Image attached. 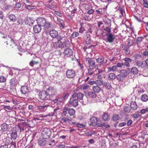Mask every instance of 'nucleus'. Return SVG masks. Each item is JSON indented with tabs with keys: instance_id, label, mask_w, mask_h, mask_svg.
I'll return each instance as SVG.
<instances>
[{
	"instance_id": "obj_1",
	"label": "nucleus",
	"mask_w": 148,
	"mask_h": 148,
	"mask_svg": "<svg viewBox=\"0 0 148 148\" xmlns=\"http://www.w3.org/2000/svg\"><path fill=\"white\" fill-rule=\"evenodd\" d=\"M37 24L41 27H44V29L47 30L51 27L50 22L47 21L46 19L43 17H39L36 19Z\"/></svg>"
},
{
	"instance_id": "obj_2",
	"label": "nucleus",
	"mask_w": 148,
	"mask_h": 148,
	"mask_svg": "<svg viewBox=\"0 0 148 148\" xmlns=\"http://www.w3.org/2000/svg\"><path fill=\"white\" fill-rule=\"evenodd\" d=\"M51 131L49 128L45 127L42 129V136L46 138H49L51 135Z\"/></svg>"
},
{
	"instance_id": "obj_3",
	"label": "nucleus",
	"mask_w": 148,
	"mask_h": 148,
	"mask_svg": "<svg viewBox=\"0 0 148 148\" xmlns=\"http://www.w3.org/2000/svg\"><path fill=\"white\" fill-rule=\"evenodd\" d=\"M84 96V94L82 93L75 92L73 94L71 97L79 101L83 99Z\"/></svg>"
},
{
	"instance_id": "obj_4",
	"label": "nucleus",
	"mask_w": 148,
	"mask_h": 148,
	"mask_svg": "<svg viewBox=\"0 0 148 148\" xmlns=\"http://www.w3.org/2000/svg\"><path fill=\"white\" fill-rule=\"evenodd\" d=\"M47 93L49 96H53L56 94V90L53 87H50L48 88L46 91Z\"/></svg>"
},
{
	"instance_id": "obj_5",
	"label": "nucleus",
	"mask_w": 148,
	"mask_h": 148,
	"mask_svg": "<svg viewBox=\"0 0 148 148\" xmlns=\"http://www.w3.org/2000/svg\"><path fill=\"white\" fill-rule=\"evenodd\" d=\"M75 71L73 69H68L66 71V76L67 78H73L75 76Z\"/></svg>"
},
{
	"instance_id": "obj_6",
	"label": "nucleus",
	"mask_w": 148,
	"mask_h": 148,
	"mask_svg": "<svg viewBox=\"0 0 148 148\" xmlns=\"http://www.w3.org/2000/svg\"><path fill=\"white\" fill-rule=\"evenodd\" d=\"M78 100L71 97L68 103L69 105H71L74 107H76L78 105Z\"/></svg>"
},
{
	"instance_id": "obj_7",
	"label": "nucleus",
	"mask_w": 148,
	"mask_h": 148,
	"mask_svg": "<svg viewBox=\"0 0 148 148\" xmlns=\"http://www.w3.org/2000/svg\"><path fill=\"white\" fill-rule=\"evenodd\" d=\"M86 61L87 63L89 64V68L94 69V68L95 66V61L90 58H87Z\"/></svg>"
},
{
	"instance_id": "obj_8",
	"label": "nucleus",
	"mask_w": 148,
	"mask_h": 148,
	"mask_svg": "<svg viewBox=\"0 0 148 148\" xmlns=\"http://www.w3.org/2000/svg\"><path fill=\"white\" fill-rule=\"evenodd\" d=\"M21 92L22 94L26 96L29 92V89L28 87L26 86H23L21 89Z\"/></svg>"
},
{
	"instance_id": "obj_9",
	"label": "nucleus",
	"mask_w": 148,
	"mask_h": 148,
	"mask_svg": "<svg viewBox=\"0 0 148 148\" xmlns=\"http://www.w3.org/2000/svg\"><path fill=\"white\" fill-rule=\"evenodd\" d=\"M70 44L68 40H65V41L60 44L59 47L61 48H64L65 47L69 48L70 47Z\"/></svg>"
},
{
	"instance_id": "obj_10",
	"label": "nucleus",
	"mask_w": 148,
	"mask_h": 148,
	"mask_svg": "<svg viewBox=\"0 0 148 148\" xmlns=\"http://www.w3.org/2000/svg\"><path fill=\"white\" fill-rule=\"evenodd\" d=\"M8 129V125L5 123H3L0 126V132L2 134L7 131Z\"/></svg>"
},
{
	"instance_id": "obj_11",
	"label": "nucleus",
	"mask_w": 148,
	"mask_h": 148,
	"mask_svg": "<svg viewBox=\"0 0 148 148\" xmlns=\"http://www.w3.org/2000/svg\"><path fill=\"white\" fill-rule=\"evenodd\" d=\"M39 97L42 100H46L49 98V96L46 91L42 92L39 96Z\"/></svg>"
},
{
	"instance_id": "obj_12",
	"label": "nucleus",
	"mask_w": 148,
	"mask_h": 148,
	"mask_svg": "<svg viewBox=\"0 0 148 148\" xmlns=\"http://www.w3.org/2000/svg\"><path fill=\"white\" fill-rule=\"evenodd\" d=\"M49 35L52 38H55L58 36V33L55 29H52L50 31Z\"/></svg>"
},
{
	"instance_id": "obj_13",
	"label": "nucleus",
	"mask_w": 148,
	"mask_h": 148,
	"mask_svg": "<svg viewBox=\"0 0 148 148\" xmlns=\"http://www.w3.org/2000/svg\"><path fill=\"white\" fill-rule=\"evenodd\" d=\"M63 53L64 56L66 57H69L72 55L73 51L71 49L68 48L64 50Z\"/></svg>"
},
{
	"instance_id": "obj_14",
	"label": "nucleus",
	"mask_w": 148,
	"mask_h": 148,
	"mask_svg": "<svg viewBox=\"0 0 148 148\" xmlns=\"http://www.w3.org/2000/svg\"><path fill=\"white\" fill-rule=\"evenodd\" d=\"M41 26L37 24L34 26L33 27V31L35 33H38L40 32L41 29Z\"/></svg>"
},
{
	"instance_id": "obj_15",
	"label": "nucleus",
	"mask_w": 148,
	"mask_h": 148,
	"mask_svg": "<svg viewBox=\"0 0 148 148\" xmlns=\"http://www.w3.org/2000/svg\"><path fill=\"white\" fill-rule=\"evenodd\" d=\"M38 145L41 146L45 145L47 143L46 138L44 137L40 138L38 140Z\"/></svg>"
},
{
	"instance_id": "obj_16",
	"label": "nucleus",
	"mask_w": 148,
	"mask_h": 148,
	"mask_svg": "<svg viewBox=\"0 0 148 148\" xmlns=\"http://www.w3.org/2000/svg\"><path fill=\"white\" fill-rule=\"evenodd\" d=\"M24 21L25 24L29 25H30L31 24H33L34 22V21L29 17H27Z\"/></svg>"
},
{
	"instance_id": "obj_17",
	"label": "nucleus",
	"mask_w": 148,
	"mask_h": 148,
	"mask_svg": "<svg viewBox=\"0 0 148 148\" xmlns=\"http://www.w3.org/2000/svg\"><path fill=\"white\" fill-rule=\"evenodd\" d=\"M29 125V124H28L27 123L24 122L20 123L19 124L18 126L20 129V130L23 131L24 130L25 128V126H27L29 127V126L28 125Z\"/></svg>"
},
{
	"instance_id": "obj_18",
	"label": "nucleus",
	"mask_w": 148,
	"mask_h": 148,
	"mask_svg": "<svg viewBox=\"0 0 148 148\" xmlns=\"http://www.w3.org/2000/svg\"><path fill=\"white\" fill-rule=\"evenodd\" d=\"M107 39L110 42H112L113 41L115 38V36L114 35L112 34H109L108 35H107Z\"/></svg>"
},
{
	"instance_id": "obj_19",
	"label": "nucleus",
	"mask_w": 148,
	"mask_h": 148,
	"mask_svg": "<svg viewBox=\"0 0 148 148\" xmlns=\"http://www.w3.org/2000/svg\"><path fill=\"white\" fill-rule=\"evenodd\" d=\"M116 78V75L115 74L113 73H110L108 75L107 79L109 81H112Z\"/></svg>"
},
{
	"instance_id": "obj_20",
	"label": "nucleus",
	"mask_w": 148,
	"mask_h": 148,
	"mask_svg": "<svg viewBox=\"0 0 148 148\" xmlns=\"http://www.w3.org/2000/svg\"><path fill=\"white\" fill-rule=\"evenodd\" d=\"M105 58L104 57L101 56L98 58H97L96 62L98 63H101V64H103L106 63V62H104Z\"/></svg>"
},
{
	"instance_id": "obj_21",
	"label": "nucleus",
	"mask_w": 148,
	"mask_h": 148,
	"mask_svg": "<svg viewBox=\"0 0 148 148\" xmlns=\"http://www.w3.org/2000/svg\"><path fill=\"white\" fill-rule=\"evenodd\" d=\"M125 61V62L123 64H124L126 67H129L130 66V62L132 61V60L130 58H126L124 59Z\"/></svg>"
},
{
	"instance_id": "obj_22",
	"label": "nucleus",
	"mask_w": 148,
	"mask_h": 148,
	"mask_svg": "<svg viewBox=\"0 0 148 148\" xmlns=\"http://www.w3.org/2000/svg\"><path fill=\"white\" fill-rule=\"evenodd\" d=\"M109 115L107 112H104L102 115V119L104 121H108L109 119Z\"/></svg>"
},
{
	"instance_id": "obj_23",
	"label": "nucleus",
	"mask_w": 148,
	"mask_h": 148,
	"mask_svg": "<svg viewBox=\"0 0 148 148\" xmlns=\"http://www.w3.org/2000/svg\"><path fill=\"white\" fill-rule=\"evenodd\" d=\"M138 72L139 71L136 67L134 66L131 69V72L135 76L138 75Z\"/></svg>"
},
{
	"instance_id": "obj_24",
	"label": "nucleus",
	"mask_w": 148,
	"mask_h": 148,
	"mask_svg": "<svg viewBox=\"0 0 148 148\" xmlns=\"http://www.w3.org/2000/svg\"><path fill=\"white\" fill-rule=\"evenodd\" d=\"M18 83L17 80L14 78L12 79L10 82V85L12 87H13L17 84Z\"/></svg>"
},
{
	"instance_id": "obj_25",
	"label": "nucleus",
	"mask_w": 148,
	"mask_h": 148,
	"mask_svg": "<svg viewBox=\"0 0 148 148\" xmlns=\"http://www.w3.org/2000/svg\"><path fill=\"white\" fill-rule=\"evenodd\" d=\"M130 107L134 110H136L138 108V106L135 102L132 101L130 104Z\"/></svg>"
},
{
	"instance_id": "obj_26",
	"label": "nucleus",
	"mask_w": 148,
	"mask_h": 148,
	"mask_svg": "<svg viewBox=\"0 0 148 148\" xmlns=\"http://www.w3.org/2000/svg\"><path fill=\"white\" fill-rule=\"evenodd\" d=\"M119 74L125 79L127 75V72L125 70H121L120 71Z\"/></svg>"
},
{
	"instance_id": "obj_27",
	"label": "nucleus",
	"mask_w": 148,
	"mask_h": 148,
	"mask_svg": "<svg viewBox=\"0 0 148 148\" xmlns=\"http://www.w3.org/2000/svg\"><path fill=\"white\" fill-rule=\"evenodd\" d=\"M108 24H110L109 26L106 27L104 29V30L106 32H107L108 34H110L111 33V28L110 26L111 25V21L109 20L108 21Z\"/></svg>"
},
{
	"instance_id": "obj_28",
	"label": "nucleus",
	"mask_w": 148,
	"mask_h": 148,
	"mask_svg": "<svg viewBox=\"0 0 148 148\" xmlns=\"http://www.w3.org/2000/svg\"><path fill=\"white\" fill-rule=\"evenodd\" d=\"M90 36L89 34H87L85 37V40L86 43L87 44H89L90 43Z\"/></svg>"
},
{
	"instance_id": "obj_29",
	"label": "nucleus",
	"mask_w": 148,
	"mask_h": 148,
	"mask_svg": "<svg viewBox=\"0 0 148 148\" xmlns=\"http://www.w3.org/2000/svg\"><path fill=\"white\" fill-rule=\"evenodd\" d=\"M60 44V42H58L57 41L56 42H52L51 43V45L53 47L55 48L60 47H59V45Z\"/></svg>"
},
{
	"instance_id": "obj_30",
	"label": "nucleus",
	"mask_w": 148,
	"mask_h": 148,
	"mask_svg": "<svg viewBox=\"0 0 148 148\" xmlns=\"http://www.w3.org/2000/svg\"><path fill=\"white\" fill-rule=\"evenodd\" d=\"M97 118L96 117L92 116L90 119V121L91 123H97L98 121Z\"/></svg>"
},
{
	"instance_id": "obj_31",
	"label": "nucleus",
	"mask_w": 148,
	"mask_h": 148,
	"mask_svg": "<svg viewBox=\"0 0 148 148\" xmlns=\"http://www.w3.org/2000/svg\"><path fill=\"white\" fill-rule=\"evenodd\" d=\"M120 119V116L119 115L117 114H115L113 115L112 119L114 121H116L119 120Z\"/></svg>"
},
{
	"instance_id": "obj_32",
	"label": "nucleus",
	"mask_w": 148,
	"mask_h": 148,
	"mask_svg": "<svg viewBox=\"0 0 148 148\" xmlns=\"http://www.w3.org/2000/svg\"><path fill=\"white\" fill-rule=\"evenodd\" d=\"M141 100L144 102L147 101L148 100V96L147 95L144 94L141 96Z\"/></svg>"
},
{
	"instance_id": "obj_33",
	"label": "nucleus",
	"mask_w": 148,
	"mask_h": 148,
	"mask_svg": "<svg viewBox=\"0 0 148 148\" xmlns=\"http://www.w3.org/2000/svg\"><path fill=\"white\" fill-rule=\"evenodd\" d=\"M127 46L128 47H130L132 46L133 44V41L130 39H128L127 40Z\"/></svg>"
},
{
	"instance_id": "obj_34",
	"label": "nucleus",
	"mask_w": 148,
	"mask_h": 148,
	"mask_svg": "<svg viewBox=\"0 0 148 148\" xmlns=\"http://www.w3.org/2000/svg\"><path fill=\"white\" fill-rule=\"evenodd\" d=\"M92 89L95 92L97 93L99 92L101 90L100 88L98 86H93Z\"/></svg>"
},
{
	"instance_id": "obj_35",
	"label": "nucleus",
	"mask_w": 148,
	"mask_h": 148,
	"mask_svg": "<svg viewBox=\"0 0 148 148\" xmlns=\"http://www.w3.org/2000/svg\"><path fill=\"white\" fill-rule=\"evenodd\" d=\"M116 78L119 82H123L125 78L119 74L116 76Z\"/></svg>"
},
{
	"instance_id": "obj_36",
	"label": "nucleus",
	"mask_w": 148,
	"mask_h": 148,
	"mask_svg": "<svg viewBox=\"0 0 148 148\" xmlns=\"http://www.w3.org/2000/svg\"><path fill=\"white\" fill-rule=\"evenodd\" d=\"M89 96L92 98H95L96 97V95L94 92L90 91L88 93Z\"/></svg>"
},
{
	"instance_id": "obj_37",
	"label": "nucleus",
	"mask_w": 148,
	"mask_h": 148,
	"mask_svg": "<svg viewBox=\"0 0 148 148\" xmlns=\"http://www.w3.org/2000/svg\"><path fill=\"white\" fill-rule=\"evenodd\" d=\"M8 18L10 20V21L14 22L16 21V17L13 14H11L9 15Z\"/></svg>"
},
{
	"instance_id": "obj_38",
	"label": "nucleus",
	"mask_w": 148,
	"mask_h": 148,
	"mask_svg": "<svg viewBox=\"0 0 148 148\" xmlns=\"http://www.w3.org/2000/svg\"><path fill=\"white\" fill-rule=\"evenodd\" d=\"M56 74L57 75L59 78V79L62 80V77L63 75L62 73L60 71H57L56 73Z\"/></svg>"
},
{
	"instance_id": "obj_39",
	"label": "nucleus",
	"mask_w": 148,
	"mask_h": 148,
	"mask_svg": "<svg viewBox=\"0 0 148 148\" xmlns=\"http://www.w3.org/2000/svg\"><path fill=\"white\" fill-rule=\"evenodd\" d=\"M49 106L48 105H43L42 106H38V108L39 110L44 111V110H46L47 109V107Z\"/></svg>"
},
{
	"instance_id": "obj_40",
	"label": "nucleus",
	"mask_w": 148,
	"mask_h": 148,
	"mask_svg": "<svg viewBox=\"0 0 148 148\" xmlns=\"http://www.w3.org/2000/svg\"><path fill=\"white\" fill-rule=\"evenodd\" d=\"M17 136V133L16 131L14 132H13L11 133V138L13 139H16Z\"/></svg>"
},
{
	"instance_id": "obj_41",
	"label": "nucleus",
	"mask_w": 148,
	"mask_h": 148,
	"mask_svg": "<svg viewBox=\"0 0 148 148\" xmlns=\"http://www.w3.org/2000/svg\"><path fill=\"white\" fill-rule=\"evenodd\" d=\"M75 113V110L73 108H69L68 110V113L70 116H73Z\"/></svg>"
},
{
	"instance_id": "obj_42",
	"label": "nucleus",
	"mask_w": 148,
	"mask_h": 148,
	"mask_svg": "<svg viewBox=\"0 0 148 148\" xmlns=\"http://www.w3.org/2000/svg\"><path fill=\"white\" fill-rule=\"evenodd\" d=\"M64 36H62L61 35H58V36L57 37V41L58 42H60V44L62 43L61 42V40L64 39H64L65 38H63Z\"/></svg>"
},
{
	"instance_id": "obj_43",
	"label": "nucleus",
	"mask_w": 148,
	"mask_h": 148,
	"mask_svg": "<svg viewBox=\"0 0 148 148\" xmlns=\"http://www.w3.org/2000/svg\"><path fill=\"white\" fill-rule=\"evenodd\" d=\"M143 38L142 37H138L137 39L136 42V44L138 45L140 42L142 41Z\"/></svg>"
},
{
	"instance_id": "obj_44",
	"label": "nucleus",
	"mask_w": 148,
	"mask_h": 148,
	"mask_svg": "<svg viewBox=\"0 0 148 148\" xmlns=\"http://www.w3.org/2000/svg\"><path fill=\"white\" fill-rule=\"evenodd\" d=\"M123 110L125 112L128 113L130 112L131 108L128 106H125L124 107Z\"/></svg>"
},
{
	"instance_id": "obj_45",
	"label": "nucleus",
	"mask_w": 148,
	"mask_h": 148,
	"mask_svg": "<svg viewBox=\"0 0 148 148\" xmlns=\"http://www.w3.org/2000/svg\"><path fill=\"white\" fill-rule=\"evenodd\" d=\"M136 66H138V67H141L143 64V63L142 61H139L138 60H137L136 62Z\"/></svg>"
},
{
	"instance_id": "obj_46",
	"label": "nucleus",
	"mask_w": 148,
	"mask_h": 148,
	"mask_svg": "<svg viewBox=\"0 0 148 148\" xmlns=\"http://www.w3.org/2000/svg\"><path fill=\"white\" fill-rule=\"evenodd\" d=\"M79 35V33L76 32H74L70 36L71 38H74L77 37Z\"/></svg>"
},
{
	"instance_id": "obj_47",
	"label": "nucleus",
	"mask_w": 148,
	"mask_h": 148,
	"mask_svg": "<svg viewBox=\"0 0 148 148\" xmlns=\"http://www.w3.org/2000/svg\"><path fill=\"white\" fill-rule=\"evenodd\" d=\"M39 63V62L38 61H35L34 60H32L29 62V65L31 66H33L34 65L36 64Z\"/></svg>"
},
{
	"instance_id": "obj_48",
	"label": "nucleus",
	"mask_w": 148,
	"mask_h": 148,
	"mask_svg": "<svg viewBox=\"0 0 148 148\" xmlns=\"http://www.w3.org/2000/svg\"><path fill=\"white\" fill-rule=\"evenodd\" d=\"M104 87L108 89H110L112 86L109 83H104Z\"/></svg>"
},
{
	"instance_id": "obj_49",
	"label": "nucleus",
	"mask_w": 148,
	"mask_h": 148,
	"mask_svg": "<svg viewBox=\"0 0 148 148\" xmlns=\"http://www.w3.org/2000/svg\"><path fill=\"white\" fill-rule=\"evenodd\" d=\"M23 2L25 5H32V3L28 0H21Z\"/></svg>"
},
{
	"instance_id": "obj_50",
	"label": "nucleus",
	"mask_w": 148,
	"mask_h": 148,
	"mask_svg": "<svg viewBox=\"0 0 148 148\" xmlns=\"http://www.w3.org/2000/svg\"><path fill=\"white\" fill-rule=\"evenodd\" d=\"M138 113H139V112L138 111L137 112ZM140 114H134L132 115V117L135 119H137L140 116Z\"/></svg>"
},
{
	"instance_id": "obj_51",
	"label": "nucleus",
	"mask_w": 148,
	"mask_h": 148,
	"mask_svg": "<svg viewBox=\"0 0 148 148\" xmlns=\"http://www.w3.org/2000/svg\"><path fill=\"white\" fill-rule=\"evenodd\" d=\"M96 132L94 131H91L90 132H87L86 133V134L88 136H91L93 134H95Z\"/></svg>"
},
{
	"instance_id": "obj_52",
	"label": "nucleus",
	"mask_w": 148,
	"mask_h": 148,
	"mask_svg": "<svg viewBox=\"0 0 148 148\" xmlns=\"http://www.w3.org/2000/svg\"><path fill=\"white\" fill-rule=\"evenodd\" d=\"M130 47H127L124 50V51L125 54H129L130 52V51L129 49Z\"/></svg>"
},
{
	"instance_id": "obj_53",
	"label": "nucleus",
	"mask_w": 148,
	"mask_h": 148,
	"mask_svg": "<svg viewBox=\"0 0 148 148\" xmlns=\"http://www.w3.org/2000/svg\"><path fill=\"white\" fill-rule=\"evenodd\" d=\"M6 78L3 76H0V82H4L6 81Z\"/></svg>"
},
{
	"instance_id": "obj_54",
	"label": "nucleus",
	"mask_w": 148,
	"mask_h": 148,
	"mask_svg": "<svg viewBox=\"0 0 148 148\" xmlns=\"http://www.w3.org/2000/svg\"><path fill=\"white\" fill-rule=\"evenodd\" d=\"M32 5H25V7L27 9H31L34 8V6H31Z\"/></svg>"
},
{
	"instance_id": "obj_55",
	"label": "nucleus",
	"mask_w": 148,
	"mask_h": 148,
	"mask_svg": "<svg viewBox=\"0 0 148 148\" xmlns=\"http://www.w3.org/2000/svg\"><path fill=\"white\" fill-rule=\"evenodd\" d=\"M93 69H91V68H89V69L88 70V73L89 75H92L94 73V72L92 71V70Z\"/></svg>"
},
{
	"instance_id": "obj_56",
	"label": "nucleus",
	"mask_w": 148,
	"mask_h": 148,
	"mask_svg": "<svg viewBox=\"0 0 148 148\" xmlns=\"http://www.w3.org/2000/svg\"><path fill=\"white\" fill-rule=\"evenodd\" d=\"M76 126L79 128H84L85 127L84 125L82 124L77 123L76 124Z\"/></svg>"
},
{
	"instance_id": "obj_57",
	"label": "nucleus",
	"mask_w": 148,
	"mask_h": 148,
	"mask_svg": "<svg viewBox=\"0 0 148 148\" xmlns=\"http://www.w3.org/2000/svg\"><path fill=\"white\" fill-rule=\"evenodd\" d=\"M98 127H102L103 126H104L105 125V123H103L102 122H101L100 123H98L97 124Z\"/></svg>"
},
{
	"instance_id": "obj_58",
	"label": "nucleus",
	"mask_w": 148,
	"mask_h": 148,
	"mask_svg": "<svg viewBox=\"0 0 148 148\" xmlns=\"http://www.w3.org/2000/svg\"><path fill=\"white\" fill-rule=\"evenodd\" d=\"M24 21L21 18H20L18 19L17 22L19 25H22Z\"/></svg>"
},
{
	"instance_id": "obj_59",
	"label": "nucleus",
	"mask_w": 148,
	"mask_h": 148,
	"mask_svg": "<svg viewBox=\"0 0 148 148\" xmlns=\"http://www.w3.org/2000/svg\"><path fill=\"white\" fill-rule=\"evenodd\" d=\"M69 96V94L68 93H66L62 97L63 98V100L64 99L65 100H66L68 98Z\"/></svg>"
},
{
	"instance_id": "obj_60",
	"label": "nucleus",
	"mask_w": 148,
	"mask_h": 148,
	"mask_svg": "<svg viewBox=\"0 0 148 148\" xmlns=\"http://www.w3.org/2000/svg\"><path fill=\"white\" fill-rule=\"evenodd\" d=\"M126 125V123L125 122H122L120 123L118 125V127H123Z\"/></svg>"
},
{
	"instance_id": "obj_61",
	"label": "nucleus",
	"mask_w": 148,
	"mask_h": 148,
	"mask_svg": "<svg viewBox=\"0 0 148 148\" xmlns=\"http://www.w3.org/2000/svg\"><path fill=\"white\" fill-rule=\"evenodd\" d=\"M120 47L123 50H124L127 47V45H125L124 44H122L120 46Z\"/></svg>"
},
{
	"instance_id": "obj_62",
	"label": "nucleus",
	"mask_w": 148,
	"mask_h": 148,
	"mask_svg": "<svg viewBox=\"0 0 148 148\" xmlns=\"http://www.w3.org/2000/svg\"><path fill=\"white\" fill-rule=\"evenodd\" d=\"M21 4L19 3H16V8H17V10H18L19 8H20L21 7Z\"/></svg>"
},
{
	"instance_id": "obj_63",
	"label": "nucleus",
	"mask_w": 148,
	"mask_h": 148,
	"mask_svg": "<svg viewBox=\"0 0 148 148\" xmlns=\"http://www.w3.org/2000/svg\"><path fill=\"white\" fill-rule=\"evenodd\" d=\"M25 148H36L35 147L34 144H32L30 146L27 145Z\"/></svg>"
},
{
	"instance_id": "obj_64",
	"label": "nucleus",
	"mask_w": 148,
	"mask_h": 148,
	"mask_svg": "<svg viewBox=\"0 0 148 148\" xmlns=\"http://www.w3.org/2000/svg\"><path fill=\"white\" fill-rule=\"evenodd\" d=\"M132 121L131 120H129L126 123V125L128 126L130 125L132 123Z\"/></svg>"
}]
</instances>
